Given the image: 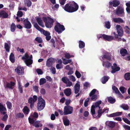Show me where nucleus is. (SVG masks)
<instances>
[{
	"instance_id": "864d4df0",
	"label": "nucleus",
	"mask_w": 130,
	"mask_h": 130,
	"mask_svg": "<svg viewBox=\"0 0 130 130\" xmlns=\"http://www.w3.org/2000/svg\"><path fill=\"white\" fill-rule=\"evenodd\" d=\"M69 80V79L66 77H63L62 78V80L66 84Z\"/></svg>"
},
{
	"instance_id": "72a5a7b5",
	"label": "nucleus",
	"mask_w": 130,
	"mask_h": 130,
	"mask_svg": "<svg viewBox=\"0 0 130 130\" xmlns=\"http://www.w3.org/2000/svg\"><path fill=\"white\" fill-rule=\"evenodd\" d=\"M112 89L113 90L115 91V93L117 94H119L121 95L122 97H123L121 94L120 93L119 91V90L115 86H113L112 87Z\"/></svg>"
},
{
	"instance_id": "f257e3e1",
	"label": "nucleus",
	"mask_w": 130,
	"mask_h": 130,
	"mask_svg": "<svg viewBox=\"0 0 130 130\" xmlns=\"http://www.w3.org/2000/svg\"><path fill=\"white\" fill-rule=\"evenodd\" d=\"M101 102V101H98L95 103L91 106V112L94 118H99L101 116L102 113L108 112L109 110L108 108H105L102 111V109L100 106Z\"/></svg>"
},
{
	"instance_id": "e2e57ef3",
	"label": "nucleus",
	"mask_w": 130,
	"mask_h": 130,
	"mask_svg": "<svg viewBox=\"0 0 130 130\" xmlns=\"http://www.w3.org/2000/svg\"><path fill=\"white\" fill-rule=\"evenodd\" d=\"M34 90L36 92H38V87L36 86H34L33 87Z\"/></svg>"
},
{
	"instance_id": "c85d7f7f",
	"label": "nucleus",
	"mask_w": 130,
	"mask_h": 130,
	"mask_svg": "<svg viewBox=\"0 0 130 130\" xmlns=\"http://www.w3.org/2000/svg\"><path fill=\"white\" fill-rule=\"evenodd\" d=\"M37 21L38 24L42 27H44V26L43 23L41 18H40L37 19Z\"/></svg>"
},
{
	"instance_id": "412c9836",
	"label": "nucleus",
	"mask_w": 130,
	"mask_h": 130,
	"mask_svg": "<svg viewBox=\"0 0 130 130\" xmlns=\"http://www.w3.org/2000/svg\"><path fill=\"white\" fill-rule=\"evenodd\" d=\"M10 47V41H8L7 43H5L4 44V48L6 51L7 52H9V49Z\"/></svg>"
},
{
	"instance_id": "09e8293b",
	"label": "nucleus",
	"mask_w": 130,
	"mask_h": 130,
	"mask_svg": "<svg viewBox=\"0 0 130 130\" xmlns=\"http://www.w3.org/2000/svg\"><path fill=\"white\" fill-rule=\"evenodd\" d=\"M16 27L15 25L13 23H12L11 26V30L12 32H14Z\"/></svg>"
},
{
	"instance_id": "de8ad7c7",
	"label": "nucleus",
	"mask_w": 130,
	"mask_h": 130,
	"mask_svg": "<svg viewBox=\"0 0 130 130\" xmlns=\"http://www.w3.org/2000/svg\"><path fill=\"white\" fill-rule=\"evenodd\" d=\"M46 80L44 78H41L40 80L39 84L42 85L46 82Z\"/></svg>"
},
{
	"instance_id": "ddd939ff",
	"label": "nucleus",
	"mask_w": 130,
	"mask_h": 130,
	"mask_svg": "<svg viewBox=\"0 0 130 130\" xmlns=\"http://www.w3.org/2000/svg\"><path fill=\"white\" fill-rule=\"evenodd\" d=\"M24 70L23 67L18 66L15 69V71L19 75H21L24 73Z\"/></svg>"
},
{
	"instance_id": "39448f33",
	"label": "nucleus",
	"mask_w": 130,
	"mask_h": 130,
	"mask_svg": "<svg viewBox=\"0 0 130 130\" xmlns=\"http://www.w3.org/2000/svg\"><path fill=\"white\" fill-rule=\"evenodd\" d=\"M34 26L37 30L41 31L46 36V39L47 40H49L51 39V36L50 35V34L49 32L45 31L40 28L36 23L34 24Z\"/></svg>"
},
{
	"instance_id": "f704fd0d",
	"label": "nucleus",
	"mask_w": 130,
	"mask_h": 130,
	"mask_svg": "<svg viewBox=\"0 0 130 130\" xmlns=\"http://www.w3.org/2000/svg\"><path fill=\"white\" fill-rule=\"evenodd\" d=\"M120 53L122 56H124L127 54L126 50L122 48L120 50Z\"/></svg>"
},
{
	"instance_id": "69168bd1",
	"label": "nucleus",
	"mask_w": 130,
	"mask_h": 130,
	"mask_svg": "<svg viewBox=\"0 0 130 130\" xmlns=\"http://www.w3.org/2000/svg\"><path fill=\"white\" fill-rule=\"evenodd\" d=\"M69 78L73 82H74L76 80L75 77L73 75L70 76Z\"/></svg>"
},
{
	"instance_id": "0e129e2a",
	"label": "nucleus",
	"mask_w": 130,
	"mask_h": 130,
	"mask_svg": "<svg viewBox=\"0 0 130 130\" xmlns=\"http://www.w3.org/2000/svg\"><path fill=\"white\" fill-rule=\"evenodd\" d=\"M123 127L125 129L128 130H130V126L127 125H123Z\"/></svg>"
},
{
	"instance_id": "dca6fc26",
	"label": "nucleus",
	"mask_w": 130,
	"mask_h": 130,
	"mask_svg": "<svg viewBox=\"0 0 130 130\" xmlns=\"http://www.w3.org/2000/svg\"><path fill=\"white\" fill-rule=\"evenodd\" d=\"M23 23L25 27L27 29H29L31 28V24L28 21L27 19L24 20Z\"/></svg>"
},
{
	"instance_id": "f03ea898",
	"label": "nucleus",
	"mask_w": 130,
	"mask_h": 130,
	"mask_svg": "<svg viewBox=\"0 0 130 130\" xmlns=\"http://www.w3.org/2000/svg\"><path fill=\"white\" fill-rule=\"evenodd\" d=\"M100 58L102 62V65L104 67L109 68L111 66V64L108 61H104V59L110 60L111 59L110 54L105 51H104L103 56Z\"/></svg>"
},
{
	"instance_id": "13d9d810",
	"label": "nucleus",
	"mask_w": 130,
	"mask_h": 130,
	"mask_svg": "<svg viewBox=\"0 0 130 130\" xmlns=\"http://www.w3.org/2000/svg\"><path fill=\"white\" fill-rule=\"evenodd\" d=\"M75 74L78 78H80L81 76V74L78 71H76Z\"/></svg>"
},
{
	"instance_id": "2eb2a0df",
	"label": "nucleus",
	"mask_w": 130,
	"mask_h": 130,
	"mask_svg": "<svg viewBox=\"0 0 130 130\" xmlns=\"http://www.w3.org/2000/svg\"><path fill=\"white\" fill-rule=\"evenodd\" d=\"M112 70L111 72L112 73H115L116 72L118 71L120 69V68L117 66L116 63H114L113 66L111 67Z\"/></svg>"
},
{
	"instance_id": "f8f14e48",
	"label": "nucleus",
	"mask_w": 130,
	"mask_h": 130,
	"mask_svg": "<svg viewBox=\"0 0 130 130\" xmlns=\"http://www.w3.org/2000/svg\"><path fill=\"white\" fill-rule=\"evenodd\" d=\"M96 91L97 90L96 89H94L89 94V95L91 97V99L92 100L95 101L98 98L97 95L95 94Z\"/></svg>"
},
{
	"instance_id": "c756f323",
	"label": "nucleus",
	"mask_w": 130,
	"mask_h": 130,
	"mask_svg": "<svg viewBox=\"0 0 130 130\" xmlns=\"http://www.w3.org/2000/svg\"><path fill=\"white\" fill-rule=\"evenodd\" d=\"M23 15V13L22 12L19 11L18 12L17 14V17H16V19L17 20L18 22H19L20 21V20L19 19V17H21Z\"/></svg>"
},
{
	"instance_id": "37998d69",
	"label": "nucleus",
	"mask_w": 130,
	"mask_h": 130,
	"mask_svg": "<svg viewBox=\"0 0 130 130\" xmlns=\"http://www.w3.org/2000/svg\"><path fill=\"white\" fill-rule=\"evenodd\" d=\"M126 6L127 7L126 8V10L128 13L130 12V2H129L126 4Z\"/></svg>"
},
{
	"instance_id": "4be33fe9",
	"label": "nucleus",
	"mask_w": 130,
	"mask_h": 130,
	"mask_svg": "<svg viewBox=\"0 0 130 130\" xmlns=\"http://www.w3.org/2000/svg\"><path fill=\"white\" fill-rule=\"evenodd\" d=\"M6 110V109L1 103H0V112L4 115L6 112L4 111Z\"/></svg>"
},
{
	"instance_id": "8fccbe9b",
	"label": "nucleus",
	"mask_w": 130,
	"mask_h": 130,
	"mask_svg": "<svg viewBox=\"0 0 130 130\" xmlns=\"http://www.w3.org/2000/svg\"><path fill=\"white\" fill-rule=\"evenodd\" d=\"M74 57L73 55H70L69 53H66L65 54V57L67 59H69L71 57Z\"/></svg>"
},
{
	"instance_id": "a878e982",
	"label": "nucleus",
	"mask_w": 130,
	"mask_h": 130,
	"mask_svg": "<svg viewBox=\"0 0 130 130\" xmlns=\"http://www.w3.org/2000/svg\"><path fill=\"white\" fill-rule=\"evenodd\" d=\"M112 20L115 22L116 23H124V21L123 20L120 18H113Z\"/></svg>"
},
{
	"instance_id": "9b49d317",
	"label": "nucleus",
	"mask_w": 130,
	"mask_h": 130,
	"mask_svg": "<svg viewBox=\"0 0 130 130\" xmlns=\"http://www.w3.org/2000/svg\"><path fill=\"white\" fill-rule=\"evenodd\" d=\"M116 28L117 30L118 36L120 37H122L123 36V31L122 27L119 25H117L116 26Z\"/></svg>"
},
{
	"instance_id": "7c9ffc66",
	"label": "nucleus",
	"mask_w": 130,
	"mask_h": 130,
	"mask_svg": "<svg viewBox=\"0 0 130 130\" xmlns=\"http://www.w3.org/2000/svg\"><path fill=\"white\" fill-rule=\"evenodd\" d=\"M33 125L37 128L42 126V124L39 121L35 122L34 123Z\"/></svg>"
},
{
	"instance_id": "6e6d98bb",
	"label": "nucleus",
	"mask_w": 130,
	"mask_h": 130,
	"mask_svg": "<svg viewBox=\"0 0 130 130\" xmlns=\"http://www.w3.org/2000/svg\"><path fill=\"white\" fill-rule=\"evenodd\" d=\"M8 108L9 109H11L12 107L11 103V102L7 101L6 103Z\"/></svg>"
},
{
	"instance_id": "4c0bfd02",
	"label": "nucleus",
	"mask_w": 130,
	"mask_h": 130,
	"mask_svg": "<svg viewBox=\"0 0 130 130\" xmlns=\"http://www.w3.org/2000/svg\"><path fill=\"white\" fill-rule=\"evenodd\" d=\"M30 116L34 120H36L38 117V113L35 112L33 114H31Z\"/></svg>"
},
{
	"instance_id": "423d86ee",
	"label": "nucleus",
	"mask_w": 130,
	"mask_h": 130,
	"mask_svg": "<svg viewBox=\"0 0 130 130\" xmlns=\"http://www.w3.org/2000/svg\"><path fill=\"white\" fill-rule=\"evenodd\" d=\"M32 58V55L29 57L28 54L26 53L22 57V59L24 60L27 65L28 66L31 64L32 63L33 61L31 59Z\"/></svg>"
},
{
	"instance_id": "7ed1b4c3",
	"label": "nucleus",
	"mask_w": 130,
	"mask_h": 130,
	"mask_svg": "<svg viewBox=\"0 0 130 130\" xmlns=\"http://www.w3.org/2000/svg\"><path fill=\"white\" fill-rule=\"evenodd\" d=\"M78 8V6L75 2L71 4H67L65 5L64 9L69 12H72L76 11Z\"/></svg>"
},
{
	"instance_id": "473e14b6",
	"label": "nucleus",
	"mask_w": 130,
	"mask_h": 130,
	"mask_svg": "<svg viewBox=\"0 0 130 130\" xmlns=\"http://www.w3.org/2000/svg\"><path fill=\"white\" fill-rule=\"evenodd\" d=\"M9 59L12 63H13L15 61V57L14 54L13 53H11L9 56Z\"/></svg>"
},
{
	"instance_id": "603ef678",
	"label": "nucleus",
	"mask_w": 130,
	"mask_h": 130,
	"mask_svg": "<svg viewBox=\"0 0 130 130\" xmlns=\"http://www.w3.org/2000/svg\"><path fill=\"white\" fill-rule=\"evenodd\" d=\"M16 116L17 118H23L24 117V116L23 113H19L17 114Z\"/></svg>"
},
{
	"instance_id": "a18cd8bd",
	"label": "nucleus",
	"mask_w": 130,
	"mask_h": 130,
	"mask_svg": "<svg viewBox=\"0 0 130 130\" xmlns=\"http://www.w3.org/2000/svg\"><path fill=\"white\" fill-rule=\"evenodd\" d=\"M25 4L28 7H30L31 5V2L30 0H24Z\"/></svg>"
},
{
	"instance_id": "2f4dec72",
	"label": "nucleus",
	"mask_w": 130,
	"mask_h": 130,
	"mask_svg": "<svg viewBox=\"0 0 130 130\" xmlns=\"http://www.w3.org/2000/svg\"><path fill=\"white\" fill-rule=\"evenodd\" d=\"M15 83L12 82H11L10 83H7L6 84V87L10 89H13V87Z\"/></svg>"
},
{
	"instance_id": "c03bdc74",
	"label": "nucleus",
	"mask_w": 130,
	"mask_h": 130,
	"mask_svg": "<svg viewBox=\"0 0 130 130\" xmlns=\"http://www.w3.org/2000/svg\"><path fill=\"white\" fill-rule=\"evenodd\" d=\"M18 89L20 93H22L23 92L22 87L21 86V84L20 82H18Z\"/></svg>"
},
{
	"instance_id": "cd10ccee",
	"label": "nucleus",
	"mask_w": 130,
	"mask_h": 130,
	"mask_svg": "<svg viewBox=\"0 0 130 130\" xmlns=\"http://www.w3.org/2000/svg\"><path fill=\"white\" fill-rule=\"evenodd\" d=\"M62 60L63 63L64 64H67L68 63H70L71 65L73 64V62L71 59H66L64 58H63Z\"/></svg>"
},
{
	"instance_id": "bb28decb",
	"label": "nucleus",
	"mask_w": 130,
	"mask_h": 130,
	"mask_svg": "<svg viewBox=\"0 0 130 130\" xmlns=\"http://www.w3.org/2000/svg\"><path fill=\"white\" fill-rule=\"evenodd\" d=\"M64 93L67 96H70L71 94V89L70 88L66 89L64 90Z\"/></svg>"
},
{
	"instance_id": "20e7f679",
	"label": "nucleus",
	"mask_w": 130,
	"mask_h": 130,
	"mask_svg": "<svg viewBox=\"0 0 130 130\" xmlns=\"http://www.w3.org/2000/svg\"><path fill=\"white\" fill-rule=\"evenodd\" d=\"M43 19L45 23L46 27L47 28H51L53 26L55 20L49 17H43Z\"/></svg>"
},
{
	"instance_id": "052dcab7",
	"label": "nucleus",
	"mask_w": 130,
	"mask_h": 130,
	"mask_svg": "<svg viewBox=\"0 0 130 130\" xmlns=\"http://www.w3.org/2000/svg\"><path fill=\"white\" fill-rule=\"evenodd\" d=\"M119 90L122 93H124L126 90L125 88L123 87H120L119 88Z\"/></svg>"
},
{
	"instance_id": "a19ab883",
	"label": "nucleus",
	"mask_w": 130,
	"mask_h": 130,
	"mask_svg": "<svg viewBox=\"0 0 130 130\" xmlns=\"http://www.w3.org/2000/svg\"><path fill=\"white\" fill-rule=\"evenodd\" d=\"M79 47L80 48H82L85 46V43L83 41H79Z\"/></svg>"
},
{
	"instance_id": "4d7b16f0",
	"label": "nucleus",
	"mask_w": 130,
	"mask_h": 130,
	"mask_svg": "<svg viewBox=\"0 0 130 130\" xmlns=\"http://www.w3.org/2000/svg\"><path fill=\"white\" fill-rule=\"evenodd\" d=\"M127 124L130 125V121L127 118H123L122 119Z\"/></svg>"
},
{
	"instance_id": "c9c22d12",
	"label": "nucleus",
	"mask_w": 130,
	"mask_h": 130,
	"mask_svg": "<svg viewBox=\"0 0 130 130\" xmlns=\"http://www.w3.org/2000/svg\"><path fill=\"white\" fill-rule=\"evenodd\" d=\"M109 78V77L108 76H104L101 79V82L102 83L105 84Z\"/></svg>"
},
{
	"instance_id": "774afa93",
	"label": "nucleus",
	"mask_w": 130,
	"mask_h": 130,
	"mask_svg": "<svg viewBox=\"0 0 130 130\" xmlns=\"http://www.w3.org/2000/svg\"><path fill=\"white\" fill-rule=\"evenodd\" d=\"M62 64H57L56 66V67L57 69H59L62 68Z\"/></svg>"
},
{
	"instance_id": "680f3d73",
	"label": "nucleus",
	"mask_w": 130,
	"mask_h": 130,
	"mask_svg": "<svg viewBox=\"0 0 130 130\" xmlns=\"http://www.w3.org/2000/svg\"><path fill=\"white\" fill-rule=\"evenodd\" d=\"M66 86L67 87H70L72 85V83L70 82L69 80L66 83Z\"/></svg>"
},
{
	"instance_id": "1a4fd4ad",
	"label": "nucleus",
	"mask_w": 130,
	"mask_h": 130,
	"mask_svg": "<svg viewBox=\"0 0 130 130\" xmlns=\"http://www.w3.org/2000/svg\"><path fill=\"white\" fill-rule=\"evenodd\" d=\"M73 108L69 106H67L64 107V115L71 114L72 112Z\"/></svg>"
},
{
	"instance_id": "58836bf2",
	"label": "nucleus",
	"mask_w": 130,
	"mask_h": 130,
	"mask_svg": "<svg viewBox=\"0 0 130 130\" xmlns=\"http://www.w3.org/2000/svg\"><path fill=\"white\" fill-rule=\"evenodd\" d=\"M63 123L66 126L68 125L69 124V121L67 118H64L63 119Z\"/></svg>"
},
{
	"instance_id": "bf43d9fd",
	"label": "nucleus",
	"mask_w": 130,
	"mask_h": 130,
	"mask_svg": "<svg viewBox=\"0 0 130 130\" xmlns=\"http://www.w3.org/2000/svg\"><path fill=\"white\" fill-rule=\"evenodd\" d=\"M35 40L39 43H41L42 42V40L40 37H37L35 38Z\"/></svg>"
},
{
	"instance_id": "49530a36",
	"label": "nucleus",
	"mask_w": 130,
	"mask_h": 130,
	"mask_svg": "<svg viewBox=\"0 0 130 130\" xmlns=\"http://www.w3.org/2000/svg\"><path fill=\"white\" fill-rule=\"evenodd\" d=\"M124 77L126 80L130 79V73H125L124 75Z\"/></svg>"
},
{
	"instance_id": "4468645a",
	"label": "nucleus",
	"mask_w": 130,
	"mask_h": 130,
	"mask_svg": "<svg viewBox=\"0 0 130 130\" xmlns=\"http://www.w3.org/2000/svg\"><path fill=\"white\" fill-rule=\"evenodd\" d=\"M116 13L120 16H123L124 15L123 8L122 7H118L116 11Z\"/></svg>"
},
{
	"instance_id": "b1692460",
	"label": "nucleus",
	"mask_w": 130,
	"mask_h": 130,
	"mask_svg": "<svg viewBox=\"0 0 130 130\" xmlns=\"http://www.w3.org/2000/svg\"><path fill=\"white\" fill-rule=\"evenodd\" d=\"M53 63V59L52 58H50L47 60L46 62V65L48 67H51Z\"/></svg>"
},
{
	"instance_id": "0eeeda50",
	"label": "nucleus",
	"mask_w": 130,
	"mask_h": 130,
	"mask_svg": "<svg viewBox=\"0 0 130 130\" xmlns=\"http://www.w3.org/2000/svg\"><path fill=\"white\" fill-rule=\"evenodd\" d=\"M38 100L37 108L38 110L41 111L43 109L45 106V101L40 96L38 97Z\"/></svg>"
},
{
	"instance_id": "9d476101",
	"label": "nucleus",
	"mask_w": 130,
	"mask_h": 130,
	"mask_svg": "<svg viewBox=\"0 0 130 130\" xmlns=\"http://www.w3.org/2000/svg\"><path fill=\"white\" fill-rule=\"evenodd\" d=\"M37 99V96L34 95L33 98H30L28 100V103L30 104V106L31 108H32L34 105V103L36 102Z\"/></svg>"
},
{
	"instance_id": "338daca9",
	"label": "nucleus",
	"mask_w": 130,
	"mask_h": 130,
	"mask_svg": "<svg viewBox=\"0 0 130 130\" xmlns=\"http://www.w3.org/2000/svg\"><path fill=\"white\" fill-rule=\"evenodd\" d=\"M65 68L66 69L68 70H72L73 69V68L70 67L69 65L66 66L65 67Z\"/></svg>"
},
{
	"instance_id": "5701e85b",
	"label": "nucleus",
	"mask_w": 130,
	"mask_h": 130,
	"mask_svg": "<svg viewBox=\"0 0 130 130\" xmlns=\"http://www.w3.org/2000/svg\"><path fill=\"white\" fill-rule=\"evenodd\" d=\"M104 39L105 40L110 41L113 39L114 38L113 36L105 35L104 36Z\"/></svg>"
},
{
	"instance_id": "f3484780",
	"label": "nucleus",
	"mask_w": 130,
	"mask_h": 130,
	"mask_svg": "<svg viewBox=\"0 0 130 130\" xmlns=\"http://www.w3.org/2000/svg\"><path fill=\"white\" fill-rule=\"evenodd\" d=\"M119 4V2L118 0H113L112 2H109V7H110L112 5L113 7H116L118 6Z\"/></svg>"
},
{
	"instance_id": "5fc2aeb1",
	"label": "nucleus",
	"mask_w": 130,
	"mask_h": 130,
	"mask_svg": "<svg viewBox=\"0 0 130 130\" xmlns=\"http://www.w3.org/2000/svg\"><path fill=\"white\" fill-rule=\"evenodd\" d=\"M105 26L106 28L108 29H109L110 27L109 22L108 21L105 22Z\"/></svg>"
},
{
	"instance_id": "aec40b11",
	"label": "nucleus",
	"mask_w": 130,
	"mask_h": 130,
	"mask_svg": "<svg viewBox=\"0 0 130 130\" xmlns=\"http://www.w3.org/2000/svg\"><path fill=\"white\" fill-rule=\"evenodd\" d=\"M105 124L110 127L113 128L115 125V123L111 121H107L106 122Z\"/></svg>"
},
{
	"instance_id": "6e6552de",
	"label": "nucleus",
	"mask_w": 130,
	"mask_h": 130,
	"mask_svg": "<svg viewBox=\"0 0 130 130\" xmlns=\"http://www.w3.org/2000/svg\"><path fill=\"white\" fill-rule=\"evenodd\" d=\"M54 29L57 32L60 33H61L62 31L65 30L64 26L58 23L56 24L55 26Z\"/></svg>"
},
{
	"instance_id": "393cba45",
	"label": "nucleus",
	"mask_w": 130,
	"mask_h": 130,
	"mask_svg": "<svg viewBox=\"0 0 130 130\" xmlns=\"http://www.w3.org/2000/svg\"><path fill=\"white\" fill-rule=\"evenodd\" d=\"M122 112H118L113 113L107 115V116L109 117H113L116 116H118L121 115Z\"/></svg>"
},
{
	"instance_id": "3c124183",
	"label": "nucleus",
	"mask_w": 130,
	"mask_h": 130,
	"mask_svg": "<svg viewBox=\"0 0 130 130\" xmlns=\"http://www.w3.org/2000/svg\"><path fill=\"white\" fill-rule=\"evenodd\" d=\"M28 120L29 123L31 124H32L34 123V119L31 118L30 116L28 118Z\"/></svg>"
},
{
	"instance_id": "a211bd4d",
	"label": "nucleus",
	"mask_w": 130,
	"mask_h": 130,
	"mask_svg": "<svg viewBox=\"0 0 130 130\" xmlns=\"http://www.w3.org/2000/svg\"><path fill=\"white\" fill-rule=\"evenodd\" d=\"M8 15L7 13L4 11L1 10L0 11V17L2 18H7Z\"/></svg>"
},
{
	"instance_id": "6ab92c4d",
	"label": "nucleus",
	"mask_w": 130,
	"mask_h": 130,
	"mask_svg": "<svg viewBox=\"0 0 130 130\" xmlns=\"http://www.w3.org/2000/svg\"><path fill=\"white\" fill-rule=\"evenodd\" d=\"M80 85L79 83L78 82L75 85L74 87L75 93V94L77 93L79 91Z\"/></svg>"
},
{
	"instance_id": "79ce46f5",
	"label": "nucleus",
	"mask_w": 130,
	"mask_h": 130,
	"mask_svg": "<svg viewBox=\"0 0 130 130\" xmlns=\"http://www.w3.org/2000/svg\"><path fill=\"white\" fill-rule=\"evenodd\" d=\"M108 101L110 103L113 104L115 101V100L111 97H109L108 98Z\"/></svg>"
},
{
	"instance_id": "ea45409f",
	"label": "nucleus",
	"mask_w": 130,
	"mask_h": 130,
	"mask_svg": "<svg viewBox=\"0 0 130 130\" xmlns=\"http://www.w3.org/2000/svg\"><path fill=\"white\" fill-rule=\"evenodd\" d=\"M120 107L124 110H127L129 109V107L127 105L124 104H122L120 106Z\"/></svg>"
},
{
	"instance_id": "e433bc0d",
	"label": "nucleus",
	"mask_w": 130,
	"mask_h": 130,
	"mask_svg": "<svg viewBox=\"0 0 130 130\" xmlns=\"http://www.w3.org/2000/svg\"><path fill=\"white\" fill-rule=\"evenodd\" d=\"M29 110L28 107L25 106L23 109V111L25 115H27L29 113Z\"/></svg>"
}]
</instances>
